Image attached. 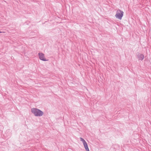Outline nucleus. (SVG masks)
<instances>
[{"label": "nucleus", "instance_id": "7", "mask_svg": "<svg viewBox=\"0 0 151 151\" xmlns=\"http://www.w3.org/2000/svg\"><path fill=\"white\" fill-rule=\"evenodd\" d=\"M86 151H89V149H88L86 150Z\"/></svg>", "mask_w": 151, "mask_h": 151}, {"label": "nucleus", "instance_id": "1", "mask_svg": "<svg viewBox=\"0 0 151 151\" xmlns=\"http://www.w3.org/2000/svg\"><path fill=\"white\" fill-rule=\"evenodd\" d=\"M31 112L36 116H41L44 114L42 111L36 108H32L31 109Z\"/></svg>", "mask_w": 151, "mask_h": 151}, {"label": "nucleus", "instance_id": "4", "mask_svg": "<svg viewBox=\"0 0 151 151\" xmlns=\"http://www.w3.org/2000/svg\"><path fill=\"white\" fill-rule=\"evenodd\" d=\"M38 55L40 60L43 61H46L47 60L45 58L44 55L43 53L40 52L38 53Z\"/></svg>", "mask_w": 151, "mask_h": 151}, {"label": "nucleus", "instance_id": "2", "mask_svg": "<svg viewBox=\"0 0 151 151\" xmlns=\"http://www.w3.org/2000/svg\"><path fill=\"white\" fill-rule=\"evenodd\" d=\"M124 12L120 9L116 11L115 16L116 18L121 20L123 16Z\"/></svg>", "mask_w": 151, "mask_h": 151}, {"label": "nucleus", "instance_id": "3", "mask_svg": "<svg viewBox=\"0 0 151 151\" xmlns=\"http://www.w3.org/2000/svg\"><path fill=\"white\" fill-rule=\"evenodd\" d=\"M80 139L81 141H82V142L83 143V145L84 146V148H85L86 150L89 149L88 147L87 143L86 142L85 140L83 139V138H82L81 137L80 138Z\"/></svg>", "mask_w": 151, "mask_h": 151}, {"label": "nucleus", "instance_id": "8", "mask_svg": "<svg viewBox=\"0 0 151 151\" xmlns=\"http://www.w3.org/2000/svg\"><path fill=\"white\" fill-rule=\"evenodd\" d=\"M2 32L1 31H0V33H2Z\"/></svg>", "mask_w": 151, "mask_h": 151}, {"label": "nucleus", "instance_id": "6", "mask_svg": "<svg viewBox=\"0 0 151 151\" xmlns=\"http://www.w3.org/2000/svg\"><path fill=\"white\" fill-rule=\"evenodd\" d=\"M86 151H89V149H88L86 150Z\"/></svg>", "mask_w": 151, "mask_h": 151}, {"label": "nucleus", "instance_id": "5", "mask_svg": "<svg viewBox=\"0 0 151 151\" xmlns=\"http://www.w3.org/2000/svg\"><path fill=\"white\" fill-rule=\"evenodd\" d=\"M137 58L138 60H142L144 58V55H143L138 53L137 55Z\"/></svg>", "mask_w": 151, "mask_h": 151}]
</instances>
